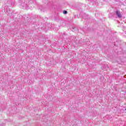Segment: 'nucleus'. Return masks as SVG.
Here are the masks:
<instances>
[{
    "mask_svg": "<svg viewBox=\"0 0 126 126\" xmlns=\"http://www.w3.org/2000/svg\"><path fill=\"white\" fill-rule=\"evenodd\" d=\"M117 15H118V17L121 18L122 17V15L121 14V13L119 11H117L116 12Z\"/></svg>",
    "mask_w": 126,
    "mask_h": 126,
    "instance_id": "nucleus-1",
    "label": "nucleus"
},
{
    "mask_svg": "<svg viewBox=\"0 0 126 126\" xmlns=\"http://www.w3.org/2000/svg\"><path fill=\"white\" fill-rule=\"evenodd\" d=\"M63 14H66L67 13V11H66V10H64V11H63Z\"/></svg>",
    "mask_w": 126,
    "mask_h": 126,
    "instance_id": "nucleus-2",
    "label": "nucleus"
}]
</instances>
